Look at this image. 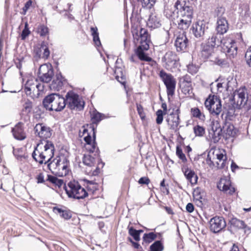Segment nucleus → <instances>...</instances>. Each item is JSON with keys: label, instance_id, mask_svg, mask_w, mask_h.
Here are the masks:
<instances>
[{"label": "nucleus", "instance_id": "nucleus-30", "mask_svg": "<svg viewBox=\"0 0 251 251\" xmlns=\"http://www.w3.org/2000/svg\"><path fill=\"white\" fill-rule=\"evenodd\" d=\"M228 29L227 22L225 17L217 19L216 30L220 34L226 33Z\"/></svg>", "mask_w": 251, "mask_h": 251}, {"label": "nucleus", "instance_id": "nucleus-40", "mask_svg": "<svg viewBox=\"0 0 251 251\" xmlns=\"http://www.w3.org/2000/svg\"><path fill=\"white\" fill-rule=\"evenodd\" d=\"M163 246L160 241H156L150 246V251H162Z\"/></svg>", "mask_w": 251, "mask_h": 251}, {"label": "nucleus", "instance_id": "nucleus-55", "mask_svg": "<svg viewBox=\"0 0 251 251\" xmlns=\"http://www.w3.org/2000/svg\"><path fill=\"white\" fill-rule=\"evenodd\" d=\"M150 182V180L149 179V178L146 177H143L139 179L138 182L140 184H148Z\"/></svg>", "mask_w": 251, "mask_h": 251}, {"label": "nucleus", "instance_id": "nucleus-45", "mask_svg": "<svg viewBox=\"0 0 251 251\" xmlns=\"http://www.w3.org/2000/svg\"><path fill=\"white\" fill-rule=\"evenodd\" d=\"M194 131L196 136H202L205 133V129L200 126H197L194 127Z\"/></svg>", "mask_w": 251, "mask_h": 251}, {"label": "nucleus", "instance_id": "nucleus-8", "mask_svg": "<svg viewBox=\"0 0 251 251\" xmlns=\"http://www.w3.org/2000/svg\"><path fill=\"white\" fill-rule=\"evenodd\" d=\"M66 193L70 198L83 199L88 196L86 190L76 181L70 182L66 187Z\"/></svg>", "mask_w": 251, "mask_h": 251}, {"label": "nucleus", "instance_id": "nucleus-56", "mask_svg": "<svg viewBox=\"0 0 251 251\" xmlns=\"http://www.w3.org/2000/svg\"><path fill=\"white\" fill-rule=\"evenodd\" d=\"M206 163L209 166L210 168L212 169L214 167H215V163L214 162L212 161L211 160V158L209 157V155H208L206 159Z\"/></svg>", "mask_w": 251, "mask_h": 251}, {"label": "nucleus", "instance_id": "nucleus-43", "mask_svg": "<svg viewBox=\"0 0 251 251\" xmlns=\"http://www.w3.org/2000/svg\"><path fill=\"white\" fill-rule=\"evenodd\" d=\"M176 154L182 162H185L187 161L185 155L183 153L182 149L179 146L176 147Z\"/></svg>", "mask_w": 251, "mask_h": 251}, {"label": "nucleus", "instance_id": "nucleus-28", "mask_svg": "<svg viewBox=\"0 0 251 251\" xmlns=\"http://www.w3.org/2000/svg\"><path fill=\"white\" fill-rule=\"evenodd\" d=\"M188 44V39L183 33L179 35L176 39L175 46L177 51H184L186 50Z\"/></svg>", "mask_w": 251, "mask_h": 251}, {"label": "nucleus", "instance_id": "nucleus-20", "mask_svg": "<svg viewBox=\"0 0 251 251\" xmlns=\"http://www.w3.org/2000/svg\"><path fill=\"white\" fill-rule=\"evenodd\" d=\"M209 223L210 230L215 233L220 231L226 226L225 220L221 217H215L212 218Z\"/></svg>", "mask_w": 251, "mask_h": 251}, {"label": "nucleus", "instance_id": "nucleus-64", "mask_svg": "<svg viewBox=\"0 0 251 251\" xmlns=\"http://www.w3.org/2000/svg\"><path fill=\"white\" fill-rule=\"evenodd\" d=\"M32 2L31 0L28 1L25 4V8L27 9L31 5Z\"/></svg>", "mask_w": 251, "mask_h": 251}, {"label": "nucleus", "instance_id": "nucleus-13", "mask_svg": "<svg viewBox=\"0 0 251 251\" xmlns=\"http://www.w3.org/2000/svg\"><path fill=\"white\" fill-rule=\"evenodd\" d=\"M39 77L44 82L48 83L52 79L53 71L50 64H44L40 66L39 69Z\"/></svg>", "mask_w": 251, "mask_h": 251}, {"label": "nucleus", "instance_id": "nucleus-41", "mask_svg": "<svg viewBox=\"0 0 251 251\" xmlns=\"http://www.w3.org/2000/svg\"><path fill=\"white\" fill-rule=\"evenodd\" d=\"M156 238V235L153 232L144 234L143 239L146 243H151Z\"/></svg>", "mask_w": 251, "mask_h": 251}, {"label": "nucleus", "instance_id": "nucleus-54", "mask_svg": "<svg viewBox=\"0 0 251 251\" xmlns=\"http://www.w3.org/2000/svg\"><path fill=\"white\" fill-rule=\"evenodd\" d=\"M37 182L38 183H43L45 182L44 176L43 173H39L36 176Z\"/></svg>", "mask_w": 251, "mask_h": 251}, {"label": "nucleus", "instance_id": "nucleus-38", "mask_svg": "<svg viewBox=\"0 0 251 251\" xmlns=\"http://www.w3.org/2000/svg\"><path fill=\"white\" fill-rule=\"evenodd\" d=\"M46 180L55 184V185L58 186L59 187H61L63 184V180L51 175H47V178Z\"/></svg>", "mask_w": 251, "mask_h": 251}, {"label": "nucleus", "instance_id": "nucleus-48", "mask_svg": "<svg viewBox=\"0 0 251 251\" xmlns=\"http://www.w3.org/2000/svg\"><path fill=\"white\" fill-rule=\"evenodd\" d=\"M32 104L30 102H25L23 105L22 113L28 114L32 109Z\"/></svg>", "mask_w": 251, "mask_h": 251}, {"label": "nucleus", "instance_id": "nucleus-25", "mask_svg": "<svg viewBox=\"0 0 251 251\" xmlns=\"http://www.w3.org/2000/svg\"><path fill=\"white\" fill-rule=\"evenodd\" d=\"M147 25L151 28H158L161 25L159 15L156 12H151L147 22Z\"/></svg>", "mask_w": 251, "mask_h": 251}, {"label": "nucleus", "instance_id": "nucleus-34", "mask_svg": "<svg viewBox=\"0 0 251 251\" xmlns=\"http://www.w3.org/2000/svg\"><path fill=\"white\" fill-rule=\"evenodd\" d=\"M91 118L93 123L97 124L102 119L105 118L103 114H101L96 110H93L91 112Z\"/></svg>", "mask_w": 251, "mask_h": 251}, {"label": "nucleus", "instance_id": "nucleus-36", "mask_svg": "<svg viewBox=\"0 0 251 251\" xmlns=\"http://www.w3.org/2000/svg\"><path fill=\"white\" fill-rule=\"evenodd\" d=\"M53 211L57 214H59L60 217L65 219H69L71 218V216L69 212L66 210H63L61 208L54 207L53 208Z\"/></svg>", "mask_w": 251, "mask_h": 251}, {"label": "nucleus", "instance_id": "nucleus-2", "mask_svg": "<svg viewBox=\"0 0 251 251\" xmlns=\"http://www.w3.org/2000/svg\"><path fill=\"white\" fill-rule=\"evenodd\" d=\"M93 134V141H92L91 136L88 134L87 129L83 127V131L81 133L80 131L79 135L82 136L85 134L87 135L84 137L86 142L85 149L87 150L83 157V163L87 166L86 172L91 176H97L100 173V169L97 166L100 159L98 153V149L96 148L95 139L96 134L94 129H92Z\"/></svg>", "mask_w": 251, "mask_h": 251}, {"label": "nucleus", "instance_id": "nucleus-29", "mask_svg": "<svg viewBox=\"0 0 251 251\" xmlns=\"http://www.w3.org/2000/svg\"><path fill=\"white\" fill-rule=\"evenodd\" d=\"M221 37L220 35L213 34L207 39V42L205 43L211 48L216 50V48L221 46Z\"/></svg>", "mask_w": 251, "mask_h": 251}, {"label": "nucleus", "instance_id": "nucleus-59", "mask_svg": "<svg viewBox=\"0 0 251 251\" xmlns=\"http://www.w3.org/2000/svg\"><path fill=\"white\" fill-rule=\"evenodd\" d=\"M88 185H87V189H96V184L92 182V181H88Z\"/></svg>", "mask_w": 251, "mask_h": 251}, {"label": "nucleus", "instance_id": "nucleus-44", "mask_svg": "<svg viewBox=\"0 0 251 251\" xmlns=\"http://www.w3.org/2000/svg\"><path fill=\"white\" fill-rule=\"evenodd\" d=\"M128 233L136 241H139L140 240V235L138 233L137 230L134 229L133 227L129 228Z\"/></svg>", "mask_w": 251, "mask_h": 251}, {"label": "nucleus", "instance_id": "nucleus-10", "mask_svg": "<svg viewBox=\"0 0 251 251\" xmlns=\"http://www.w3.org/2000/svg\"><path fill=\"white\" fill-rule=\"evenodd\" d=\"M159 76L166 87L168 97H172L174 95L176 89L175 78L171 74H167L162 70L160 72Z\"/></svg>", "mask_w": 251, "mask_h": 251}, {"label": "nucleus", "instance_id": "nucleus-32", "mask_svg": "<svg viewBox=\"0 0 251 251\" xmlns=\"http://www.w3.org/2000/svg\"><path fill=\"white\" fill-rule=\"evenodd\" d=\"M222 128L223 132L228 136H234L237 131L234 126L230 123H226Z\"/></svg>", "mask_w": 251, "mask_h": 251}, {"label": "nucleus", "instance_id": "nucleus-42", "mask_svg": "<svg viewBox=\"0 0 251 251\" xmlns=\"http://www.w3.org/2000/svg\"><path fill=\"white\" fill-rule=\"evenodd\" d=\"M192 115L194 117L199 118L201 121H204L205 119V116L203 114L201 113L200 109L198 108H192L191 109Z\"/></svg>", "mask_w": 251, "mask_h": 251}, {"label": "nucleus", "instance_id": "nucleus-9", "mask_svg": "<svg viewBox=\"0 0 251 251\" xmlns=\"http://www.w3.org/2000/svg\"><path fill=\"white\" fill-rule=\"evenodd\" d=\"M204 105L213 116H217L222 111L221 100L217 96L210 95L205 101Z\"/></svg>", "mask_w": 251, "mask_h": 251}, {"label": "nucleus", "instance_id": "nucleus-27", "mask_svg": "<svg viewBox=\"0 0 251 251\" xmlns=\"http://www.w3.org/2000/svg\"><path fill=\"white\" fill-rule=\"evenodd\" d=\"M180 86L182 92L185 95H189L192 92L191 81L188 76L181 77L179 80Z\"/></svg>", "mask_w": 251, "mask_h": 251}, {"label": "nucleus", "instance_id": "nucleus-15", "mask_svg": "<svg viewBox=\"0 0 251 251\" xmlns=\"http://www.w3.org/2000/svg\"><path fill=\"white\" fill-rule=\"evenodd\" d=\"M214 154L216 156L214 162L217 169H224L227 167V157L226 151L223 149L216 150Z\"/></svg>", "mask_w": 251, "mask_h": 251}, {"label": "nucleus", "instance_id": "nucleus-58", "mask_svg": "<svg viewBox=\"0 0 251 251\" xmlns=\"http://www.w3.org/2000/svg\"><path fill=\"white\" fill-rule=\"evenodd\" d=\"M186 209L189 213H192L194 210V206L191 203H188L186 206Z\"/></svg>", "mask_w": 251, "mask_h": 251}, {"label": "nucleus", "instance_id": "nucleus-33", "mask_svg": "<svg viewBox=\"0 0 251 251\" xmlns=\"http://www.w3.org/2000/svg\"><path fill=\"white\" fill-rule=\"evenodd\" d=\"M164 59L166 61V65L169 67L174 66L176 61V55L172 52L167 53L165 56Z\"/></svg>", "mask_w": 251, "mask_h": 251}, {"label": "nucleus", "instance_id": "nucleus-57", "mask_svg": "<svg viewBox=\"0 0 251 251\" xmlns=\"http://www.w3.org/2000/svg\"><path fill=\"white\" fill-rule=\"evenodd\" d=\"M137 109L138 111V113L139 114L140 117L142 119L144 117V114L143 113V109L141 105H137Z\"/></svg>", "mask_w": 251, "mask_h": 251}, {"label": "nucleus", "instance_id": "nucleus-7", "mask_svg": "<svg viewBox=\"0 0 251 251\" xmlns=\"http://www.w3.org/2000/svg\"><path fill=\"white\" fill-rule=\"evenodd\" d=\"M199 55L203 61L209 60L219 66L224 64V60L218 56L217 50L211 48L204 43L201 44V50Z\"/></svg>", "mask_w": 251, "mask_h": 251}, {"label": "nucleus", "instance_id": "nucleus-5", "mask_svg": "<svg viewBox=\"0 0 251 251\" xmlns=\"http://www.w3.org/2000/svg\"><path fill=\"white\" fill-rule=\"evenodd\" d=\"M69 161L64 155L57 156L48 165L52 174L59 176H66L69 172Z\"/></svg>", "mask_w": 251, "mask_h": 251}, {"label": "nucleus", "instance_id": "nucleus-17", "mask_svg": "<svg viewBox=\"0 0 251 251\" xmlns=\"http://www.w3.org/2000/svg\"><path fill=\"white\" fill-rule=\"evenodd\" d=\"M247 89L245 87L241 88L234 92L233 100L237 105L241 106L244 105L247 103Z\"/></svg>", "mask_w": 251, "mask_h": 251}, {"label": "nucleus", "instance_id": "nucleus-49", "mask_svg": "<svg viewBox=\"0 0 251 251\" xmlns=\"http://www.w3.org/2000/svg\"><path fill=\"white\" fill-rule=\"evenodd\" d=\"M164 114H165V113H163L161 110H158L157 111V118L156 119V121L157 124H161L162 123L163 119V116Z\"/></svg>", "mask_w": 251, "mask_h": 251}, {"label": "nucleus", "instance_id": "nucleus-23", "mask_svg": "<svg viewBox=\"0 0 251 251\" xmlns=\"http://www.w3.org/2000/svg\"><path fill=\"white\" fill-rule=\"evenodd\" d=\"M166 121L170 129L176 130L180 123L178 113L176 111L168 115Z\"/></svg>", "mask_w": 251, "mask_h": 251}, {"label": "nucleus", "instance_id": "nucleus-35", "mask_svg": "<svg viewBox=\"0 0 251 251\" xmlns=\"http://www.w3.org/2000/svg\"><path fill=\"white\" fill-rule=\"evenodd\" d=\"M230 223L231 226L236 228L242 229L246 227V225L244 221L240 220L236 218H232L230 220Z\"/></svg>", "mask_w": 251, "mask_h": 251}, {"label": "nucleus", "instance_id": "nucleus-31", "mask_svg": "<svg viewBox=\"0 0 251 251\" xmlns=\"http://www.w3.org/2000/svg\"><path fill=\"white\" fill-rule=\"evenodd\" d=\"M63 78L60 74H56L51 83L50 85L51 90L54 91L59 90L63 86Z\"/></svg>", "mask_w": 251, "mask_h": 251}, {"label": "nucleus", "instance_id": "nucleus-21", "mask_svg": "<svg viewBox=\"0 0 251 251\" xmlns=\"http://www.w3.org/2000/svg\"><path fill=\"white\" fill-rule=\"evenodd\" d=\"M207 28L205 23L203 21H199L193 24L191 30L195 37L198 38L204 35Z\"/></svg>", "mask_w": 251, "mask_h": 251}, {"label": "nucleus", "instance_id": "nucleus-53", "mask_svg": "<svg viewBox=\"0 0 251 251\" xmlns=\"http://www.w3.org/2000/svg\"><path fill=\"white\" fill-rule=\"evenodd\" d=\"M30 31L28 28V25L27 23H25V28L22 31L21 34V38L22 40H25V38L29 34Z\"/></svg>", "mask_w": 251, "mask_h": 251}, {"label": "nucleus", "instance_id": "nucleus-60", "mask_svg": "<svg viewBox=\"0 0 251 251\" xmlns=\"http://www.w3.org/2000/svg\"><path fill=\"white\" fill-rule=\"evenodd\" d=\"M129 240H130V242L132 243L133 246L135 248H136V249H138V248L140 247V245H139L138 243H136V242H134L132 241V240H131V239H129Z\"/></svg>", "mask_w": 251, "mask_h": 251}, {"label": "nucleus", "instance_id": "nucleus-51", "mask_svg": "<svg viewBox=\"0 0 251 251\" xmlns=\"http://www.w3.org/2000/svg\"><path fill=\"white\" fill-rule=\"evenodd\" d=\"M225 9L222 7L217 8L215 10V15L217 17L218 19L224 17L223 16L225 14Z\"/></svg>", "mask_w": 251, "mask_h": 251}, {"label": "nucleus", "instance_id": "nucleus-61", "mask_svg": "<svg viewBox=\"0 0 251 251\" xmlns=\"http://www.w3.org/2000/svg\"><path fill=\"white\" fill-rule=\"evenodd\" d=\"M194 196H198L197 199H201V196H199V195L200 194V192L199 189L195 190L194 192Z\"/></svg>", "mask_w": 251, "mask_h": 251}, {"label": "nucleus", "instance_id": "nucleus-26", "mask_svg": "<svg viewBox=\"0 0 251 251\" xmlns=\"http://www.w3.org/2000/svg\"><path fill=\"white\" fill-rule=\"evenodd\" d=\"M181 169L186 179L192 185L196 184L197 183L198 177L193 171L189 169L185 165L182 166Z\"/></svg>", "mask_w": 251, "mask_h": 251}, {"label": "nucleus", "instance_id": "nucleus-12", "mask_svg": "<svg viewBox=\"0 0 251 251\" xmlns=\"http://www.w3.org/2000/svg\"><path fill=\"white\" fill-rule=\"evenodd\" d=\"M65 103L72 109H80L83 107L84 102L80 100L79 96L72 91H69L66 95Z\"/></svg>", "mask_w": 251, "mask_h": 251}, {"label": "nucleus", "instance_id": "nucleus-46", "mask_svg": "<svg viewBox=\"0 0 251 251\" xmlns=\"http://www.w3.org/2000/svg\"><path fill=\"white\" fill-rule=\"evenodd\" d=\"M230 81H228L227 84H226V86H224L223 83H217L216 85V89L217 92H222L223 91V90L224 88H226V90H228V89L230 87Z\"/></svg>", "mask_w": 251, "mask_h": 251}, {"label": "nucleus", "instance_id": "nucleus-18", "mask_svg": "<svg viewBox=\"0 0 251 251\" xmlns=\"http://www.w3.org/2000/svg\"><path fill=\"white\" fill-rule=\"evenodd\" d=\"M34 59L38 60L40 58L47 59L50 54V50L44 43L37 45L34 49Z\"/></svg>", "mask_w": 251, "mask_h": 251}, {"label": "nucleus", "instance_id": "nucleus-16", "mask_svg": "<svg viewBox=\"0 0 251 251\" xmlns=\"http://www.w3.org/2000/svg\"><path fill=\"white\" fill-rule=\"evenodd\" d=\"M218 188L225 193L232 195L235 192L234 187L231 185L230 180L228 177H222L217 184Z\"/></svg>", "mask_w": 251, "mask_h": 251}, {"label": "nucleus", "instance_id": "nucleus-19", "mask_svg": "<svg viewBox=\"0 0 251 251\" xmlns=\"http://www.w3.org/2000/svg\"><path fill=\"white\" fill-rule=\"evenodd\" d=\"M223 129L218 121L213 122L211 130L209 131V136L214 143L218 142L221 138Z\"/></svg>", "mask_w": 251, "mask_h": 251}, {"label": "nucleus", "instance_id": "nucleus-24", "mask_svg": "<svg viewBox=\"0 0 251 251\" xmlns=\"http://www.w3.org/2000/svg\"><path fill=\"white\" fill-rule=\"evenodd\" d=\"M24 123L19 122L13 128L12 133L14 138L19 140H23L26 138V133L23 128Z\"/></svg>", "mask_w": 251, "mask_h": 251}, {"label": "nucleus", "instance_id": "nucleus-4", "mask_svg": "<svg viewBox=\"0 0 251 251\" xmlns=\"http://www.w3.org/2000/svg\"><path fill=\"white\" fill-rule=\"evenodd\" d=\"M54 147L53 144L50 141H45L37 144L35 148L32 156L33 159L40 164L47 163L50 162L54 154Z\"/></svg>", "mask_w": 251, "mask_h": 251}, {"label": "nucleus", "instance_id": "nucleus-14", "mask_svg": "<svg viewBox=\"0 0 251 251\" xmlns=\"http://www.w3.org/2000/svg\"><path fill=\"white\" fill-rule=\"evenodd\" d=\"M25 89L27 95H30L31 92L34 93L42 91L43 86L38 82L35 78L30 76L25 84Z\"/></svg>", "mask_w": 251, "mask_h": 251}, {"label": "nucleus", "instance_id": "nucleus-39", "mask_svg": "<svg viewBox=\"0 0 251 251\" xmlns=\"http://www.w3.org/2000/svg\"><path fill=\"white\" fill-rule=\"evenodd\" d=\"M140 2L143 8H151L155 3L156 0H137Z\"/></svg>", "mask_w": 251, "mask_h": 251}, {"label": "nucleus", "instance_id": "nucleus-11", "mask_svg": "<svg viewBox=\"0 0 251 251\" xmlns=\"http://www.w3.org/2000/svg\"><path fill=\"white\" fill-rule=\"evenodd\" d=\"M221 46L223 52L230 57H234L237 53V47L230 38L226 37L222 39Z\"/></svg>", "mask_w": 251, "mask_h": 251}, {"label": "nucleus", "instance_id": "nucleus-3", "mask_svg": "<svg viewBox=\"0 0 251 251\" xmlns=\"http://www.w3.org/2000/svg\"><path fill=\"white\" fill-rule=\"evenodd\" d=\"M134 40L137 41L136 43H139L140 45L136 50V54L138 57L142 61L150 62L152 60L151 57L148 56L144 52L148 50L149 48V43L150 42L149 35L147 30L145 28H141L140 31L136 33H133Z\"/></svg>", "mask_w": 251, "mask_h": 251}, {"label": "nucleus", "instance_id": "nucleus-50", "mask_svg": "<svg viewBox=\"0 0 251 251\" xmlns=\"http://www.w3.org/2000/svg\"><path fill=\"white\" fill-rule=\"evenodd\" d=\"M20 122H23L24 125L26 124L28 125L30 122V116L27 114L22 113Z\"/></svg>", "mask_w": 251, "mask_h": 251}, {"label": "nucleus", "instance_id": "nucleus-47", "mask_svg": "<svg viewBox=\"0 0 251 251\" xmlns=\"http://www.w3.org/2000/svg\"><path fill=\"white\" fill-rule=\"evenodd\" d=\"M38 32L41 36H46L49 32L48 28L44 25H41L38 28Z\"/></svg>", "mask_w": 251, "mask_h": 251}, {"label": "nucleus", "instance_id": "nucleus-37", "mask_svg": "<svg viewBox=\"0 0 251 251\" xmlns=\"http://www.w3.org/2000/svg\"><path fill=\"white\" fill-rule=\"evenodd\" d=\"M92 35L93 37V41L95 45L99 47L101 45L99 37V33L98 32V29L96 27H92L91 28Z\"/></svg>", "mask_w": 251, "mask_h": 251}, {"label": "nucleus", "instance_id": "nucleus-1", "mask_svg": "<svg viewBox=\"0 0 251 251\" xmlns=\"http://www.w3.org/2000/svg\"><path fill=\"white\" fill-rule=\"evenodd\" d=\"M165 13L168 18H172L178 28L186 30L192 23L193 8L183 2L177 0L175 4L166 6Z\"/></svg>", "mask_w": 251, "mask_h": 251}, {"label": "nucleus", "instance_id": "nucleus-22", "mask_svg": "<svg viewBox=\"0 0 251 251\" xmlns=\"http://www.w3.org/2000/svg\"><path fill=\"white\" fill-rule=\"evenodd\" d=\"M34 130L35 134L42 139H47L51 136L50 128L42 124H37Z\"/></svg>", "mask_w": 251, "mask_h": 251}, {"label": "nucleus", "instance_id": "nucleus-52", "mask_svg": "<svg viewBox=\"0 0 251 251\" xmlns=\"http://www.w3.org/2000/svg\"><path fill=\"white\" fill-rule=\"evenodd\" d=\"M245 58L247 64L251 67V47L247 50L245 54Z\"/></svg>", "mask_w": 251, "mask_h": 251}, {"label": "nucleus", "instance_id": "nucleus-63", "mask_svg": "<svg viewBox=\"0 0 251 251\" xmlns=\"http://www.w3.org/2000/svg\"><path fill=\"white\" fill-rule=\"evenodd\" d=\"M230 251H239V250L238 246L235 244H233Z\"/></svg>", "mask_w": 251, "mask_h": 251}, {"label": "nucleus", "instance_id": "nucleus-62", "mask_svg": "<svg viewBox=\"0 0 251 251\" xmlns=\"http://www.w3.org/2000/svg\"><path fill=\"white\" fill-rule=\"evenodd\" d=\"M165 209L166 212L168 214H173V211H172V209L170 207L166 206V207H165Z\"/></svg>", "mask_w": 251, "mask_h": 251}, {"label": "nucleus", "instance_id": "nucleus-6", "mask_svg": "<svg viewBox=\"0 0 251 251\" xmlns=\"http://www.w3.org/2000/svg\"><path fill=\"white\" fill-rule=\"evenodd\" d=\"M43 103L44 107L50 111H60L66 105L65 99L56 93H52L46 97Z\"/></svg>", "mask_w": 251, "mask_h": 251}]
</instances>
